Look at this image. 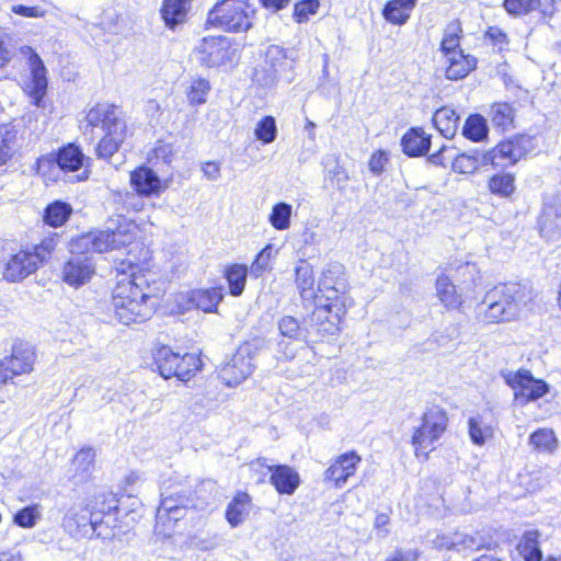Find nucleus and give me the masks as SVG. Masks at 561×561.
Returning <instances> with one entry per match:
<instances>
[{"mask_svg": "<svg viewBox=\"0 0 561 561\" xmlns=\"http://www.w3.org/2000/svg\"><path fill=\"white\" fill-rule=\"evenodd\" d=\"M157 299L142 274L123 276L113 289L114 317L123 324L141 323L151 318Z\"/></svg>", "mask_w": 561, "mask_h": 561, "instance_id": "1", "label": "nucleus"}, {"mask_svg": "<svg viewBox=\"0 0 561 561\" xmlns=\"http://www.w3.org/2000/svg\"><path fill=\"white\" fill-rule=\"evenodd\" d=\"M531 299V291L522 284H500L486 291L479 312L489 323L510 322L522 314Z\"/></svg>", "mask_w": 561, "mask_h": 561, "instance_id": "2", "label": "nucleus"}, {"mask_svg": "<svg viewBox=\"0 0 561 561\" xmlns=\"http://www.w3.org/2000/svg\"><path fill=\"white\" fill-rule=\"evenodd\" d=\"M85 118L89 125L100 126L105 131L98 144L96 154L101 159H110L119 149L127 133L118 108L112 104H98L88 112Z\"/></svg>", "mask_w": 561, "mask_h": 561, "instance_id": "3", "label": "nucleus"}, {"mask_svg": "<svg viewBox=\"0 0 561 561\" xmlns=\"http://www.w3.org/2000/svg\"><path fill=\"white\" fill-rule=\"evenodd\" d=\"M138 233L134 222L119 225L115 230L92 231L76 239L71 251L107 252L133 244Z\"/></svg>", "mask_w": 561, "mask_h": 561, "instance_id": "4", "label": "nucleus"}, {"mask_svg": "<svg viewBox=\"0 0 561 561\" xmlns=\"http://www.w3.org/2000/svg\"><path fill=\"white\" fill-rule=\"evenodd\" d=\"M254 13L250 0H222L209 11L207 22L227 32H247Z\"/></svg>", "mask_w": 561, "mask_h": 561, "instance_id": "5", "label": "nucleus"}, {"mask_svg": "<svg viewBox=\"0 0 561 561\" xmlns=\"http://www.w3.org/2000/svg\"><path fill=\"white\" fill-rule=\"evenodd\" d=\"M153 365L164 378L176 377L188 380L199 368L201 359L193 353H175L170 346L162 345L153 351Z\"/></svg>", "mask_w": 561, "mask_h": 561, "instance_id": "6", "label": "nucleus"}, {"mask_svg": "<svg viewBox=\"0 0 561 561\" xmlns=\"http://www.w3.org/2000/svg\"><path fill=\"white\" fill-rule=\"evenodd\" d=\"M447 422V415L439 407H432L424 412L422 424L415 428L411 442L417 458L426 459L435 449V443L446 431Z\"/></svg>", "mask_w": 561, "mask_h": 561, "instance_id": "7", "label": "nucleus"}, {"mask_svg": "<svg viewBox=\"0 0 561 561\" xmlns=\"http://www.w3.org/2000/svg\"><path fill=\"white\" fill-rule=\"evenodd\" d=\"M20 55L27 61L30 69V77L23 83V91L35 106L41 107L48 85L46 67L31 46H21Z\"/></svg>", "mask_w": 561, "mask_h": 561, "instance_id": "8", "label": "nucleus"}, {"mask_svg": "<svg viewBox=\"0 0 561 561\" xmlns=\"http://www.w3.org/2000/svg\"><path fill=\"white\" fill-rule=\"evenodd\" d=\"M251 470L260 473L259 482L270 474V482L279 494L291 495L300 485L299 473L287 465L272 466L266 458H257L250 463Z\"/></svg>", "mask_w": 561, "mask_h": 561, "instance_id": "9", "label": "nucleus"}, {"mask_svg": "<svg viewBox=\"0 0 561 561\" xmlns=\"http://www.w3.org/2000/svg\"><path fill=\"white\" fill-rule=\"evenodd\" d=\"M197 61L207 68L232 64L237 56V48L232 46L227 36L204 37L195 48Z\"/></svg>", "mask_w": 561, "mask_h": 561, "instance_id": "10", "label": "nucleus"}, {"mask_svg": "<svg viewBox=\"0 0 561 561\" xmlns=\"http://www.w3.org/2000/svg\"><path fill=\"white\" fill-rule=\"evenodd\" d=\"M502 377L514 390L515 400L522 405L538 400L549 390L547 382L536 379L528 370L502 371Z\"/></svg>", "mask_w": 561, "mask_h": 561, "instance_id": "11", "label": "nucleus"}, {"mask_svg": "<svg viewBox=\"0 0 561 561\" xmlns=\"http://www.w3.org/2000/svg\"><path fill=\"white\" fill-rule=\"evenodd\" d=\"M347 280L344 266L337 262L325 265L318 283V298L327 301H347Z\"/></svg>", "mask_w": 561, "mask_h": 561, "instance_id": "12", "label": "nucleus"}, {"mask_svg": "<svg viewBox=\"0 0 561 561\" xmlns=\"http://www.w3.org/2000/svg\"><path fill=\"white\" fill-rule=\"evenodd\" d=\"M99 502L88 504L85 507L73 506L68 510L64 517L62 526L65 530L72 537H90L92 536L93 527L100 528L99 517L101 513Z\"/></svg>", "mask_w": 561, "mask_h": 561, "instance_id": "13", "label": "nucleus"}, {"mask_svg": "<svg viewBox=\"0 0 561 561\" xmlns=\"http://www.w3.org/2000/svg\"><path fill=\"white\" fill-rule=\"evenodd\" d=\"M530 138L516 136L500 142L496 147L485 150L484 159L495 168H506L518 162L530 149Z\"/></svg>", "mask_w": 561, "mask_h": 561, "instance_id": "14", "label": "nucleus"}, {"mask_svg": "<svg viewBox=\"0 0 561 561\" xmlns=\"http://www.w3.org/2000/svg\"><path fill=\"white\" fill-rule=\"evenodd\" d=\"M35 359V351L31 344H14L11 355L0 362V383H7L15 376L30 374Z\"/></svg>", "mask_w": 561, "mask_h": 561, "instance_id": "15", "label": "nucleus"}, {"mask_svg": "<svg viewBox=\"0 0 561 561\" xmlns=\"http://www.w3.org/2000/svg\"><path fill=\"white\" fill-rule=\"evenodd\" d=\"M346 305L344 302L328 301L324 305L317 306L310 318L311 336L334 335L340 331V323L345 313Z\"/></svg>", "mask_w": 561, "mask_h": 561, "instance_id": "16", "label": "nucleus"}, {"mask_svg": "<svg viewBox=\"0 0 561 561\" xmlns=\"http://www.w3.org/2000/svg\"><path fill=\"white\" fill-rule=\"evenodd\" d=\"M254 369L253 350L250 344L240 346L232 357L220 368L219 377L227 386L244 381Z\"/></svg>", "mask_w": 561, "mask_h": 561, "instance_id": "17", "label": "nucleus"}, {"mask_svg": "<svg viewBox=\"0 0 561 561\" xmlns=\"http://www.w3.org/2000/svg\"><path fill=\"white\" fill-rule=\"evenodd\" d=\"M84 156L79 147L70 144L61 148L56 154H47L37 159V172L46 176L50 169L56 172L79 170L83 164Z\"/></svg>", "mask_w": 561, "mask_h": 561, "instance_id": "18", "label": "nucleus"}, {"mask_svg": "<svg viewBox=\"0 0 561 561\" xmlns=\"http://www.w3.org/2000/svg\"><path fill=\"white\" fill-rule=\"evenodd\" d=\"M95 267L88 255H73L62 267V280L69 286L79 287L90 280Z\"/></svg>", "mask_w": 561, "mask_h": 561, "instance_id": "19", "label": "nucleus"}, {"mask_svg": "<svg viewBox=\"0 0 561 561\" xmlns=\"http://www.w3.org/2000/svg\"><path fill=\"white\" fill-rule=\"evenodd\" d=\"M296 62V53L278 45H271L265 51L264 64L270 76L275 79L291 72Z\"/></svg>", "mask_w": 561, "mask_h": 561, "instance_id": "20", "label": "nucleus"}, {"mask_svg": "<svg viewBox=\"0 0 561 561\" xmlns=\"http://www.w3.org/2000/svg\"><path fill=\"white\" fill-rule=\"evenodd\" d=\"M129 183L136 193L146 197L158 196L163 190L162 181L158 174L145 165L130 172Z\"/></svg>", "mask_w": 561, "mask_h": 561, "instance_id": "21", "label": "nucleus"}, {"mask_svg": "<svg viewBox=\"0 0 561 561\" xmlns=\"http://www.w3.org/2000/svg\"><path fill=\"white\" fill-rule=\"evenodd\" d=\"M39 266L36 255L31 251H20L8 261L3 276L9 282H18L34 273Z\"/></svg>", "mask_w": 561, "mask_h": 561, "instance_id": "22", "label": "nucleus"}, {"mask_svg": "<svg viewBox=\"0 0 561 561\" xmlns=\"http://www.w3.org/2000/svg\"><path fill=\"white\" fill-rule=\"evenodd\" d=\"M362 458L355 451H348L340 457L325 470V479L333 481L336 488H342L357 469Z\"/></svg>", "mask_w": 561, "mask_h": 561, "instance_id": "23", "label": "nucleus"}, {"mask_svg": "<svg viewBox=\"0 0 561 561\" xmlns=\"http://www.w3.org/2000/svg\"><path fill=\"white\" fill-rule=\"evenodd\" d=\"M540 233L549 241L561 239V193L545 205L540 218Z\"/></svg>", "mask_w": 561, "mask_h": 561, "instance_id": "24", "label": "nucleus"}, {"mask_svg": "<svg viewBox=\"0 0 561 561\" xmlns=\"http://www.w3.org/2000/svg\"><path fill=\"white\" fill-rule=\"evenodd\" d=\"M188 503L190 501L185 496L176 495V497H174L173 494L168 496L162 494L156 515L157 526H164L172 522L182 519L186 514Z\"/></svg>", "mask_w": 561, "mask_h": 561, "instance_id": "25", "label": "nucleus"}, {"mask_svg": "<svg viewBox=\"0 0 561 561\" xmlns=\"http://www.w3.org/2000/svg\"><path fill=\"white\" fill-rule=\"evenodd\" d=\"M295 283L304 301L313 302L318 298V289L314 288L313 267L306 260H300L295 267Z\"/></svg>", "mask_w": 561, "mask_h": 561, "instance_id": "26", "label": "nucleus"}, {"mask_svg": "<svg viewBox=\"0 0 561 561\" xmlns=\"http://www.w3.org/2000/svg\"><path fill=\"white\" fill-rule=\"evenodd\" d=\"M431 135L420 127L410 128L401 139V147L409 157L425 156L431 148Z\"/></svg>", "mask_w": 561, "mask_h": 561, "instance_id": "27", "label": "nucleus"}, {"mask_svg": "<svg viewBox=\"0 0 561 561\" xmlns=\"http://www.w3.org/2000/svg\"><path fill=\"white\" fill-rule=\"evenodd\" d=\"M447 68L446 77L449 80H459L468 76L472 71L477 61L476 58L465 55L463 51L453 53V55L445 56Z\"/></svg>", "mask_w": 561, "mask_h": 561, "instance_id": "28", "label": "nucleus"}, {"mask_svg": "<svg viewBox=\"0 0 561 561\" xmlns=\"http://www.w3.org/2000/svg\"><path fill=\"white\" fill-rule=\"evenodd\" d=\"M224 298V288L211 287L207 289H195L190 293V302L204 312H214Z\"/></svg>", "mask_w": 561, "mask_h": 561, "instance_id": "29", "label": "nucleus"}, {"mask_svg": "<svg viewBox=\"0 0 561 561\" xmlns=\"http://www.w3.org/2000/svg\"><path fill=\"white\" fill-rule=\"evenodd\" d=\"M192 0H163L161 18L170 28L185 21Z\"/></svg>", "mask_w": 561, "mask_h": 561, "instance_id": "30", "label": "nucleus"}, {"mask_svg": "<svg viewBox=\"0 0 561 561\" xmlns=\"http://www.w3.org/2000/svg\"><path fill=\"white\" fill-rule=\"evenodd\" d=\"M95 451L91 447L80 449L73 457L71 470L75 483H81L89 479L94 467Z\"/></svg>", "mask_w": 561, "mask_h": 561, "instance_id": "31", "label": "nucleus"}, {"mask_svg": "<svg viewBox=\"0 0 561 561\" xmlns=\"http://www.w3.org/2000/svg\"><path fill=\"white\" fill-rule=\"evenodd\" d=\"M100 507L101 519L99 522L100 528L93 527L92 536L95 535L102 539H110L115 536L114 529L117 527V513L118 507L116 504H105L103 500Z\"/></svg>", "mask_w": 561, "mask_h": 561, "instance_id": "32", "label": "nucleus"}, {"mask_svg": "<svg viewBox=\"0 0 561 561\" xmlns=\"http://www.w3.org/2000/svg\"><path fill=\"white\" fill-rule=\"evenodd\" d=\"M100 507L101 519L99 522L100 528L93 527L92 536L95 535L102 539H110L115 536L114 529L117 527V513L118 507L116 504H105L103 500Z\"/></svg>", "mask_w": 561, "mask_h": 561, "instance_id": "33", "label": "nucleus"}, {"mask_svg": "<svg viewBox=\"0 0 561 561\" xmlns=\"http://www.w3.org/2000/svg\"><path fill=\"white\" fill-rule=\"evenodd\" d=\"M484 154L485 151L479 150L459 153L453 161V170L461 174H472L479 168L490 165Z\"/></svg>", "mask_w": 561, "mask_h": 561, "instance_id": "34", "label": "nucleus"}, {"mask_svg": "<svg viewBox=\"0 0 561 561\" xmlns=\"http://www.w3.org/2000/svg\"><path fill=\"white\" fill-rule=\"evenodd\" d=\"M541 534L537 529H530L523 534L517 550L524 561H542V551L540 549Z\"/></svg>", "mask_w": 561, "mask_h": 561, "instance_id": "35", "label": "nucleus"}, {"mask_svg": "<svg viewBox=\"0 0 561 561\" xmlns=\"http://www.w3.org/2000/svg\"><path fill=\"white\" fill-rule=\"evenodd\" d=\"M416 0H391L382 11L385 19L397 25L404 24L414 9Z\"/></svg>", "mask_w": 561, "mask_h": 561, "instance_id": "36", "label": "nucleus"}, {"mask_svg": "<svg viewBox=\"0 0 561 561\" xmlns=\"http://www.w3.org/2000/svg\"><path fill=\"white\" fill-rule=\"evenodd\" d=\"M279 333L294 341L308 342L311 339V331L308 327L302 325L298 319L286 316L278 321Z\"/></svg>", "mask_w": 561, "mask_h": 561, "instance_id": "37", "label": "nucleus"}, {"mask_svg": "<svg viewBox=\"0 0 561 561\" xmlns=\"http://www.w3.org/2000/svg\"><path fill=\"white\" fill-rule=\"evenodd\" d=\"M458 121L459 116L449 107H442L433 115L434 126L445 138H449L455 135Z\"/></svg>", "mask_w": 561, "mask_h": 561, "instance_id": "38", "label": "nucleus"}, {"mask_svg": "<svg viewBox=\"0 0 561 561\" xmlns=\"http://www.w3.org/2000/svg\"><path fill=\"white\" fill-rule=\"evenodd\" d=\"M436 295L447 308H457L461 305V296L449 277L442 274L436 279Z\"/></svg>", "mask_w": 561, "mask_h": 561, "instance_id": "39", "label": "nucleus"}, {"mask_svg": "<svg viewBox=\"0 0 561 561\" xmlns=\"http://www.w3.org/2000/svg\"><path fill=\"white\" fill-rule=\"evenodd\" d=\"M514 108L506 102L494 103L490 111L493 127L507 130L514 126Z\"/></svg>", "mask_w": 561, "mask_h": 561, "instance_id": "40", "label": "nucleus"}, {"mask_svg": "<svg viewBox=\"0 0 561 561\" xmlns=\"http://www.w3.org/2000/svg\"><path fill=\"white\" fill-rule=\"evenodd\" d=\"M250 510V496L247 493H238L228 504L226 517L228 523L236 527L242 523Z\"/></svg>", "mask_w": 561, "mask_h": 561, "instance_id": "41", "label": "nucleus"}, {"mask_svg": "<svg viewBox=\"0 0 561 561\" xmlns=\"http://www.w3.org/2000/svg\"><path fill=\"white\" fill-rule=\"evenodd\" d=\"M72 214V207L61 201H55L45 208L44 220L51 227L62 226Z\"/></svg>", "mask_w": 561, "mask_h": 561, "instance_id": "42", "label": "nucleus"}, {"mask_svg": "<svg viewBox=\"0 0 561 561\" xmlns=\"http://www.w3.org/2000/svg\"><path fill=\"white\" fill-rule=\"evenodd\" d=\"M249 273L248 266L244 264H233L226 270L225 277L230 295L237 297L243 293Z\"/></svg>", "mask_w": 561, "mask_h": 561, "instance_id": "43", "label": "nucleus"}, {"mask_svg": "<svg viewBox=\"0 0 561 561\" xmlns=\"http://www.w3.org/2000/svg\"><path fill=\"white\" fill-rule=\"evenodd\" d=\"M461 33L462 28L458 21H454L446 26L440 43V49L445 56L453 55V53L462 51L459 48Z\"/></svg>", "mask_w": 561, "mask_h": 561, "instance_id": "44", "label": "nucleus"}, {"mask_svg": "<svg viewBox=\"0 0 561 561\" xmlns=\"http://www.w3.org/2000/svg\"><path fill=\"white\" fill-rule=\"evenodd\" d=\"M488 124L481 115H470L462 128V135L473 141H480L488 136Z\"/></svg>", "mask_w": 561, "mask_h": 561, "instance_id": "45", "label": "nucleus"}, {"mask_svg": "<svg viewBox=\"0 0 561 561\" xmlns=\"http://www.w3.org/2000/svg\"><path fill=\"white\" fill-rule=\"evenodd\" d=\"M492 194L501 197H510L515 191V176L511 173L493 175L488 183Z\"/></svg>", "mask_w": 561, "mask_h": 561, "instance_id": "46", "label": "nucleus"}, {"mask_svg": "<svg viewBox=\"0 0 561 561\" xmlns=\"http://www.w3.org/2000/svg\"><path fill=\"white\" fill-rule=\"evenodd\" d=\"M291 215V205L285 202H279L273 206L268 216V221L276 230H286L290 227Z\"/></svg>", "mask_w": 561, "mask_h": 561, "instance_id": "47", "label": "nucleus"}, {"mask_svg": "<svg viewBox=\"0 0 561 561\" xmlns=\"http://www.w3.org/2000/svg\"><path fill=\"white\" fill-rule=\"evenodd\" d=\"M43 507L41 504H32L19 510L14 516L13 522L22 528H33L42 518Z\"/></svg>", "mask_w": 561, "mask_h": 561, "instance_id": "48", "label": "nucleus"}, {"mask_svg": "<svg viewBox=\"0 0 561 561\" xmlns=\"http://www.w3.org/2000/svg\"><path fill=\"white\" fill-rule=\"evenodd\" d=\"M469 436L474 445L482 446L493 436V428L485 424L481 417H470L468 421Z\"/></svg>", "mask_w": 561, "mask_h": 561, "instance_id": "49", "label": "nucleus"}, {"mask_svg": "<svg viewBox=\"0 0 561 561\" xmlns=\"http://www.w3.org/2000/svg\"><path fill=\"white\" fill-rule=\"evenodd\" d=\"M254 135L263 145L272 144L277 137L276 119L271 116H264L255 126Z\"/></svg>", "mask_w": 561, "mask_h": 561, "instance_id": "50", "label": "nucleus"}, {"mask_svg": "<svg viewBox=\"0 0 561 561\" xmlns=\"http://www.w3.org/2000/svg\"><path fill=\"white\" fill-rule=\"evenodd\" d=\"M529 444L538 451H552L556 448L557 439L553 431L540 428L529 436Z\"/></svg>", "mask_w": 561, "mask_h": 561, "instance_id": "51", "label": "nucleus"}, {"mask_svg": "<svg viewBox=\"0 0 561 561\" xmlns=\"http://www.w3.org/2000/svg\"><path fill=\"white\" fill-rule=\"evenodd\" d=\"M10 11L24 18H43L46 9L39 4H32V0H23V2H12Z\"/></svg>", "mask_w": 561, "mask_h": 561, "instance_id": "52", "label": "nucleus"}, {"mask_svg": "<svg viewBox=\"0 0 561 561\" xmlns=\"http://www.w3.org/2000/svg\"><path fill=\"white\" fill-rule=\"evenodd\" d=\"M483 546L482 538L463 534L454 533V550L458 552L474 551Z\"/></svg>", "mask_w": 561, "mask_h": 561, "instance_id": "53", "label": "nucleus"}, {"mask_svg": "<svg viewBox=\"0 0 561 561\" xmlns=\"http://www.w3.org/2000/svg\"><path fill=\"white\" fill-rule=\"evenodd\" d=\"M272 244H267L256 254L255 260L249 270L251 276L257 278L267 271L272 257Z\"/></svg>", "mask_w": 561, "mask_h": 561, "instance_id": "54", "label": "nucleus"}, {"mask_svg": "<svg viewBox=\"0 0 561 561\" xmlns=\"http://www.w3.org/2000/svg\"><path fill=\"white\" fill-rule=\"evenodd\" d=\"M16 133L8 127L0 130V165L3 164L15 150Z\"/></svg>", "mask_w": 561, "mask_h": 561, "instance_id": "55", "label": "nucleus"}, {"mask_svg": "<svg viewBox=\"0 0 561 561\" xmlns=\"http://www.w3.org/2000/svg\"><path fill=\"white\" fill-rule=\"evenodd\" d=\"M210 90V84L205 79H196L192 82L187 92V98L192 104H203L206 102V96Z\"/></svg>", "mask_w": 561, "mask_h": 561, "instance_id": "56", "label": "nucleus"}, {"mask_svg": "<svg viewBox=\"0 0 561 561\" xmlns=\"http://www.w3.org/2000/svg\"><path fill=\"white\" fill-rule=\"evenodd\" d=\"M145 196H140L138 193L134 192H125L118 195V202L122 204L123 209L127 213H139L145 207L144 198Z\"/></svg>", "mask_w": 561, "mask_h": 561, "instance_id": "57", "label": "nucleus"}, {"mask_svg": "<svg viewBox=\"0 0 561 561\" xmlns=\"http://www.w3.org/2000/svg\"><path fill=\"white\" fill-rule=\"evenodd\" d=\"M538 0H504V8L512 15H522L533 11Z\"/></svg>", "mask_w": 561, "mask_h": 561, "instance_id": "58", "label": "nucleus"}, {"mask_svg": "<svg viewBox=\"0 0 561 561\" xmlns=\"http://www.w3.org/2000/svg\"><path fill=\"white\" fill-rule=\"evenodd\" d=\"M319 8L318 0H302L294 7V18L298 23L308 19L310 14H314Z\"/></svg>", "mask_w": 561, "mask_h": 561, "instance_id": "59", "label": "nucleus"}, {"mask_svg": "<svg viewBox=\"0 0 561 561\" xmlns=\"http://www.w3.org/2000/svg\"><path fill=\"white\" fill-rule=\"evenodd\" d=\"M57 238L51 237L44 239L39 244L34 247L31 252L33 255L37 256L39 264H42L50 256L51 252L57 247Z\"/></svg>", "mask_w": 561, "mask_h": 561, "instance_id": "60", "label": "nucleus"}, {"mask_svg": "<svg viewBox=\"0 0 561 561\" xmlns=\"http://www.w3.org/2000/svg\"><path fill=\"white\" fill-rule=\"evenodd\" d=\"M485 36L493 45L499 46L500 49L508 43L507 35L496 26H490L485 32Z\"/></svg>", "mask_w": 561, "mask_h": 561, "instance_id": "61", "label": "nucleus"}, {"mask_svg": "<svg viewBox=\"0 0 561 561\" xmlns=\"http://www.w3.org/2000/svg\"><path fill=\"white\" fill-rule=\"evenodd\" d=\"M387 162L388 158L386 153L382 151H377L373 153L369 159V170L375 174H380L383 171Z\"/></svg>", "mask_w": 561, "mask_h": 561, "instance_id": "62", "label": "nucleus"}, {"mask_svg": "<svg viewBox=\"0 0 561 561\" xmlns=\"http://www.w3.org/2000/svg\"><path fill=\"white\" fill-rule=\"evenodd\" d=\"M432 543L437 549L454 550V534H438L434 539H432Z\"/></svg>", "mask_w": 561, "mask_h": 561, "instance_id": "63", "label": "nucleus"}, {"mask_svg": "<svg viewBox=\"0 0 561 561\" xmlns=\"http://www.w3.org/2000/svg\"><path fill=\"white\" fill-rule=\"evenodd\" d=\"M417 558V550H396L387 561H416Z\"/></svg>", "mask_w": 561, "mask_h": 561, "instance_id": "64", "label": "nucleus"}]
</instances>
